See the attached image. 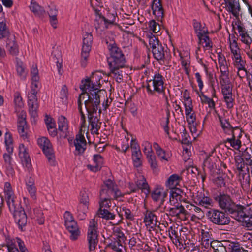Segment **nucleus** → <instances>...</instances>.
Listing matches in <instances>:
<instances>
[{
  "label": "nucleus",
  "instance_id": "13d9d810",
  "mask_svg": "<svg viewBox=\"0 0 252 252\" xmlns=\"http://www.w3.org/2000/svg\"><path fill=\"white\" fill-rule=\"evenodd\" d=\"M141 156V152L136 153L135 152V153H132V158L134 167L138 168L142 165Z\"/></svg>",
  "mask_w": 252,
  "mask_h": 252
},
{
  "label": "nucleus",
  "instance_id": "f03ea898",
  "mask_svg": "<svg viewBox=\"0 0 252 252\" xmlns=\"http://www.w3.org/2000/svg\"><path fill=\"white\" fill-rule=\"evenodd\" d=\"M109 56L107 57V62L110 73L117 82L120 83L123 81V71L121 69L124 68L126 63L125 56L121 48L116 44H110L108 46Z\"/></svg>",
  "mask_w": 252,
  "mask_h": 252
},
{
  "label": "nucleus",
  "instance_id": "338daca9",
  "mask_svg": "<svg viewBox=\"0 0 252 252\" xmlns=\"http://www.w3.org/2000/svg\"><path fill=\"white\" fill-rule=\"evenodd\" d=\"M8 33L9 32L5 23L0 22V39H3L7 37Z\"/></svg>",
  "mask_w": 252,
  "mask_h": 252
},
{
  "label": "nucleus",
  "instance_id": "dca6fc26",
  "mask_svg": "<svg viewBox=\"0 0 252 252\" xmlns=\"http://www.w3.org/2000/svg\"><path fill=\"white\" fill-rule=\"evenodd\" d=\"M235 25H237L241 41L247 45H250L252 42V38L245 28L243 24L240 20H238L235 22Z\"/></svg>",
  "mask_w": 252,
  "mask_h": 252
},
{
  "label": "nucleus",
  "instance_id": "b1692460",
  "mask_svg": "<svg viewBox=\"0 0 252 252\" xmlns=\"http://www.w3.org/2000/svg\"><path fill=\"white\" fill-rule=\"evenodd\" d=\"M65 225L66 229L70 233V239L73 241L77 240L80 235V232L76 221L69 222L65 224Z\"/></svg>",
  "mask_w": 252,
  "mask_h": 252
},
{
  "label": "nucleus",
  "instance_id": "49530a36",
  "mask_svg": "<svg viewBox=\"0 0 252 252\" xmlns=\"http://www.w3.org/2000/svg\"><path fill=\"white\" fill-rule=\"evenodd\" d=\"M169 118H170V112H167L166 117H162L160 119V125L161 127L164 129L165 132L167 134H169Z\"/></svg>",
  "mask_w": 252,
  "mask_h": 252
},
{
  "label": "nucleus",
  "instance_id": "e2e57ef3",
  "mask_svg": "<svg viewBox=\"0 0 252 252\" xmlns=\"http://www.w3.org/2000/svg\"><path fill=\"white\" fill-rule=\"evenodd\" d=\"M16 70L18 75L22 79H24L26 77L27 73L25 68L22 63H18L17 64Z\"/></svg>",
  "mask_w": 252,
  "mask_h": 252
},
{
  "label": "nucleus",
  "instance_id": "c756f323",
  "mask_svg": "<svg viewBox=\"0 0 252 252\" xmlns=\"http://www.w3.org/2000/svg\"><path fill=\"white\" fill-rule=\"evenodd\" d=\"M239 180L241 182V186L243 189H246L249 186L250 184V175L249 168L247 167L245 170L239 171Z\"/></svg>",
  "mask_w": 252,
  "mask_h": 252
},
{
  "label": "nucleus",
  "instance_id": "c85d7f7f",
  "mask_svg": "<svg viewBox=\"0 0 252 252\" xmlns=\"http://www.w3.org/2000/svg\"><path fill=\"white\" fill-rule=\"evenodd\" d=\"M93 39V35L90 33H86L83 35L82 51H84L85 55L91 51Z\"/></svg>",
  "mask_w": 252,
  "mask_h": 252
},
{
  "label": "nucleus",
  "instance_id": "aec40b11",
  "mask_svg": "<svg viewBox=\"0 0 252 252\" xmlns=\"http://www.w3.org/2000/svg\"><path fill=\"white\" fill-rule=\"evenodd\" d=\"M192 25L195 33L198 39L202 38V36H203L205 34H208V29L200 22L197 21L196 19H193L192 20Z\"/></svg>",
  "mask_w": 252,
  "mask_h": 252
},
{
  "label": "nucleus",
  "instance_id": "69168bd1",
  "mask_svg": "<svg viewBox=\"0 0 252 252\" xmlns=\"http://www.w3.org/2000/svg\"><path fill=\"white\" fill-rule=\"evenodd\" d=\"M37 143L42 150L44 148H46L52 146L50 140L47 138L45 137L38 138L37 140Z\"/></svg>",
  "mask_w": 252,
  "mask_h": 252
},
{
  "label": "nucleus",
  "instance_id": "603ef678",
  "mask_svg": "<svg viewBox=\"0 0 252 252\" xmlns=\"http://www.w3.org/2000/svg\"><path fill=\"white\" fill-rule=\"evenodd\" d=\"M6 202L8 206L9 210L12 214L19 210V201H16L15 198L9 200H8Z\"/></svg>",
  "mask_w": 252,
  "mask_h": 252
},
{
  "label": "nucleus",
  "instance_id": "5fc2aeb1",
  "mask_svg": "<svg viewBox=\"0 0 252 252\" xmlns=\"http://www.w3.org/2000/svg\"><path fill=\"white\" fill-rule=\"evenodd\" d=\"M111 198H110L106 196H103V197H102L100 196L99 209H109L110 207L109 204L111 203Z\"/></svg>",
  "mask_w": 252,
  "mask_h": 252
},
{
  "label": "nucleus",
  "instance_id": "4be33fe9",
  "mask_svg": "<svg viewBox=\"0 0 252 252\" xmlns=\"http://www.w3.org/2000/svg\"><path fill=\"white\" fill-rule=\"evenodd\" d=\"M19 155L23 165L25 166L28 168H30L32 165L31 159L29 154L27 152L26 148L24 144H22L19 145Z\"/></svg>",
  "mask_w": 252,
  "mask_h": 252
},
{
  "label": "nucleus",
  "instance_id": "79ce46f5",
  "mask_svg": "<svg viewBox=\"0 0 252 252\" xmlns=\"http://www.w3.org/2000/svg\"><path fill=\"white\" fill-rule=\"evenodd\" d=\"M201 101L203 104H208V107L211 109L215 108V103L212 98H209L205 95L202 92L199 94Z\"/></svg>",
  "mask_w": 252,
  "mask_h": 252
},
{
  "label": "nucleus",
  "instance_id": "4468645a",
  "mask_svg": "<svg viewBox=\"0 0 252 252\" xmlns=\"http://www.w3.org/2000/svg\"><path fill=\"white\" fill-rule=\"evenodd\" d=\"M86 140L82 133V130L80 129L74 140V145L75 147L76 154L78 155L83 154L86 149Z\"/></svg>",
  "mask_w": 252,
  "mask_h": 252
},
{
  "label": "nucleus",
  "instance_id": "09e8293b",
  "mask_svg": "<svg viewBox=\"0 0 252 252\" xmlns=\"http://www.w3.org/2000/svg\"><path fill=\"white\" fill-rule=\"evenodd\" d=\"M31 10L37 15H42L45 12L44 8L36 2H31L30 6Z\"/></svg>",
  "mask_w": 252,
  "mask_h": 252
},
{
  "label": "nucleus",
  "instance_id": "0eeeda50",
  "mask_svg": "<svg viewBox=\"0 0 252 252\" xmlns=\"http://www.w3.org/2000/svg\"><path fill=\"white\" fill-rule=\"evenodd\" d=\"M228 213L218 209H211L206 212L208 220L214 224L225 225L230 222V219Z\"/></svg>",
  "mask_w": 252,
  "mask_h": 252
},
{
  "label": "nucleus",
  "instance_id": "a18cd8bd",
  "mask_svg": "<svg viewBox=\"0 0 252 252\" xmlns=\"http://www.w3.org/2000/svg\"><path fill=\"white\" fill-rule=\"evenodd\" d=\"M98 214L100 217L107 220H113L115 217V215L113 213L110 212L106 209H99Z\"/></svg>",
  "mask_w": 252,
  "mask_h": 252
},
{
  "label": "nucleus",
  "instance_id": "20e7f679",
  "mask_svg": "<svg viewBox=\"0 0 252 252\" xmlns=\"http://www.w3.org/2000/svg\"><path fill=\"white\" fill-rule=\"evenodd\" d=\"M80 89L82 90V93L79 95L77 100L78 109L81 115V127L85 126L86 124L85 116L82 111V104L83 101L88 99V97L90 94L91 92H93V91L90 90L97 89L100 90L98 88L96 85L93 82V80L89 78H87L84 80H82L81 84L80 86Z\"/></svg>",
  "mask_w": 252,
  "mask_h": 252
},
{
  "label": "nucleus",
  "instance_id": "052dcab7",
  "mask_svg": "<svg viewBox=\"0 0 252 252\" xmlns=\"http://www.w3.org/2000/svg\"><path fill=\"white\" fill-rule=\"evenodd\" d=\"M233 64L237 68H244L246 66V61L242 58V56L236 57L233 59Z\"/></svg>",
  "mask_w": 252,
  "mask_h": 252
},
{
  "label": "nucleus",
  "instance_id": "f257e3e1",
  "mask_svg": "<svg viewBox=\"0 0 252 252\" xmlns=\"http://www.w3.org/2000/svg\"><path fill=\"white\" fill-rule=\"evenodd\" d=\"M93 91L91 92L88 97V99L84 101V104L86 110L88 113V119L89 125L91 126L90 130L93 134H98V130L101 127V123L96 116L94 115L96 113L98 110V106L100 105L101 94L102 93V90L94 89L89 90Z\"/></svg>",
  "mask_w": 252,
  "mask_h": 252
},
{
  "label": "nucleus",
  "instance_id": "e433bc0d",
  "mask_svg": "<svg viewBox=\"0 0 252 252\" xmlns=\"http://www.w3.org/2000/svg\"><path fill=\"white\" fill-rule=\"evenodd\" d=\"M180 180L181 178L178 174H172L168 178L166 182V185L170 189H173L179 184Z\"/></svg>",
  "mask_w": 252,
  "mask_h": 252
},
{
  "label": "nucleus",
  "instance_id": "9d476101",
  "mask_svg": "<svg viewBox=\"0 0 252 252\" xmlns=\"http://www.w3.org/2000/svg\"><path fill=\"white\" fill-rule=\"evenodd\" d=\"M246 207L241 205V207L238 209L232 218L237 220L242 221L243 225L248 228L249 230H252V211L250 210L248 213L245 211Z\"/></svg>",
  "mask_w": 252,
  "mask_h": 252
},
{
  "label": "nucleus",
  "instance_id": "f3484780",
  "mask_svg": "<svg viewBox=\"0 0 252 252\" xmlns=\"http://www.w3.org/2000/svg\"><path fill=\"white\" fill-rule=\"evenodd\" d=\"M94 26L96 31H104L109 28L105 16L102 15L101 13H99V11L96 12L95 18L94 21Z\"/></svg>",
  "mask_w": 252,
  "mask_h": 252
},
{
  "label": "nucleus",
  "instance_id": "bb28decb",
  "mask_svg": "<svg viewBox=\"0 0 252 252\" xmlns=\"http://www.w3.org/2000/svg\"><path fill=\"white\" fill-rule=\"evenodd\" d=\"M136 185L138 190L140 189L146 195H148L150 192V187L146 178L142 175L140 176L136 182Z\"/></svg>",
  "mask_w": 252,
  "mask_h": 252
},
{
  "label": "nucleus",
  "instance_id": "37998d69",
  "mask_svg": "<svg viewBox=\"0 0 252 252\" xmlns=\"http://www.w3.org/2000/svg\"><path fill=\"white\" fill-rule=\"evenodd\" d=\"M52 56L53 58H55L57 60V67L58 72L60 75H62L63 73V69H62V63L60 62V59L61 58V52L59 50L55 49L52 52Z\"/></svg>",
  "mask_w": 252,
  "mask_h": 252
},
{
  "label": "nucleus",
  "instance_id": "de8ad7c7",
  "mask_svg": "<svg viewBox=\"0 0 252 252\" xmlns=\"http://www.w3.org/2000/svg\"><path fill=\"white\" fill-rule=\"evenodd\" d=\"M68 88L65 85L62 86L61 91L59 93V97L62 100L63 104H66L68 99Z\"/></svg>",
  "mask_w": 252,
  "mask_h": 252
},
{
  "label": "nucleus",
  "instance_id": "ddd939ff",
  "mask_svg": "<svg viewBox=\"0 0 252 252\" xmlns=\"http://www.w3.org/2000/svg\"><path fill=\"white\" fill-rule=\"evenodd\" d=\"M13 214L15 221L17 224L19 229L21 231H25L27 224V216L24 210L20 208L18 211Z\"/></svg>",
  "mask_w": 252,
  "mask_h": 252
},
{
  "label": "nucleus",
  "instance_id": "c03bdc74",
  "mask_svg": "<svg viewBox=\"0 0 252 252\" xmlns=\"http://www.w3.org/2000/svg\"><path fill=\"white\" fill-rule=\"evenodd\" d=\"M58 129L63 132H65L68 129L67 121L64 116L61 115L58 118Z\"/></svg>",
  "mask_w": 252,
  "mask_h": 252
},
{
  "label": "nucleus",
  "instance_id": "ea45409f",
  "mask_svg": "<svg viewBox=\"0 0 252 252\" xmlns=\"http://www.w3.org/2000/svg\"><path fill=\"white\" fill-rule=\"evenodd\" d=\"M220 84L221 86V91L226 89H232L230 86V81L229 78V74H221L219 77Z\"/></svg>",
  "mask_w": 252,
  "mask_h": 252
},
{
  "label": "nucleus",
  "instance_id": "2eb2a0df",
  "mask_svg": "<svg viewBox=\"0 0 252 252\" xmlns=\"http://www.w3.org/2000/svg\"><path fill=\"white\" fill-rule=\"evenodd\" d=\"M226 10L231 13L236 18H239L241 10L240 4L237 0H223Z\"/></svg>",
  "mask_w": 252,
  "mask_h": 252
},
{
  "label": "nucleus",
  "instance_id": "0e129e2a",
  "mask_svg": "<svg viewBox=\"0 0 252 252\" xmlns=\"http://www.w3.org/2000/svg\"><path fill=\"white\" fill-rule=\"evenodd\" d=\"M187 172L189 174L191 175V179L195 180L198 179V176H199L200 172L196 167L191 166L187 168Z\"/></svg>",
  "mask_w": 252,
  "mask_h": 252
},
{
  "label": "nucleus",
  "instance_id": "6e6d98bb",
  "mask_svg": "<svg viewBox=\"0 0 252 252\" xmlns=\"http://www.w3.org/2000/svg\"><path fill=\"white\" fill-rule=\"evenodd\" d=\"M34 218L36 219L37 222L39 224H42L44 222L43 213L40 208H36L33 209Z\"/></svg>",
  "mask_w": 252,
  "mask_h": 252
},
{
  "label": "nucleus",
  "instance_id": "f704fd0d",
  "mask_svg": "<svg viewBox=\"0 0 252 252\" xmlns=\"http://www.w3.org/2000/svg\"><path fill=\"white\" fill-rule=\"evenodd\" d=\"M4 142L7 151L8 153L12 154L13 151V139L11 133L8 131L5 134Z\"/></svg>",
  "mask_w": 252,
  "mask_h": 252
},
{
  "label": "nucleus",
  "instance_id": "72a5a7b5",
  "mask_svg": "<svg viewBox=\"0 0 252 252\" xmlns=\"http://www.w3.org/2000/svg\"><path fill=\"white\" fill-rule=\"evenodd\" d=\"M43 153L48 158V162L51 165H55V155L52 148V146L43 148L42 150Z\"/></svg>",
  "mask_w": 252,
  "mask_h": 252
},
{
  "label": "nucleus",
  "instance_id": "473e14b6",
  "mask_svg": "<svg viewBox=\"0 0 252 252\" xmlns=\"http://www.w3.org/2000/svg\"><path fill=\"white\" fill-rule=\"evenodd\" d=\"M58 13V11L56 7L53 6L50 7V10L48 12L50 22L52 26L54 29L57 28V24L58 23V20L57 18Z\"/></svg>",
  "mask_w": 252,
  "mask_h": 252
},
{
  "label": "nucleus",
  "instance_id": "c9c22d12",
  "mask_svg": "<svg viewBox=\"0 0 252 252\" xmlns=\"http://www.w3.org/2000/svg\"><path fill=\"white\" fill-rule=\"evenodd\" d=\"M243 156L245 159L246 164L251 166V172L252 176V149L246 148L243 152Z\"/></svg>",
  "mask_w": 252,
  "mask_h": 252
},
{
  "label": "nucleus",
  "instance_id": "bf43d9fd",
  "mask_svg": "<svg viewBox=\"0 0 252 252\" xmlns=\"http://www.w3.org/2000/svg\"><path fill=\"white\" fill-rule=\"evenodd\" d=\"M153 14L156 17L157 20L159 21H162L164 17V10L162 6L157 7V8H154L152 9Z\"/></svg>",
  "mask_w": 252,
  "mask_h": 252
},
{
  "label": "nucleus",
  "instance_id": "7c9ffc66",
  "mask_svg": "<svg viewBox=\"0 0 252 252\" xmlns=\"http://www.w3.org/2000/svg\"><path fill=\"white\" fill-rule=\"evenodd\" d=\"M227 176L224 173H219L215 174L212 178V181L218 187H222L225 186V180Z\"/></svg>",
  "mask_w": 252,
  "mask_h": 252
},
{
  "label": "nucleus",
  "instance_id": "4d7b16f0",
  "mask_svg": "<svg viewBox=\"0 0 252 252\" xmlns=\"http://www.w3.org/2000/svg\"><path fill=\"white\" fill-rule=\"evenodd\" d=\"M180 198L181 195L179 193L171 190L170 192L169 202L171 205L175 206V205L179 204L178 201L180 200Z\"/></svg>",
  "mask_w": 252,
  "mask_h": 252
},
{
  "label": "nucleus",
  "instance_id": "cd10ccee",
  "mask_svg": "<svg viewBox=\"0 0 252 252\" xmlns=\"http://www.w3.org/2000/svg\"><path fill=\"white\" fill-rule=\"evenodd\" d=\"M144 222L145 225L151 224L153 226L154 223H159L157 216L154 211L147 210L144 213Z\"/></svg>",
  "mask_w": 252,
  "mask_h": 252
},
{
  "label": "nucleus",
  "instance_id": "a878e982",
  "mask_svg": "<svg viewBox=\"0 0 252 252\" xmlns=\"http://www.w3.org/2000/svg\"><path fill=\"white\" fill-rule=\"evenodd\" d=\"M201 234V245L206 249L211 247L213 245V241L211 236L212 235L211 231H205L202 229Z\"/></svg>",
  "mask_w": 252,
  "mask_h": 252
},
{
  "label": "nucleus",
  "instance_id": "5701e85b",
  "mask_svg": "<svg viewBox=\"0 0 252 252\" xmlns=\"http://www.w3.org/2000/svg\"><path fill=\"white\" fill-rule=\"evenodd\" d=\"M241 135L236 138L234 131L232 132V137L228 138L224 141V143L226 147L228 148L229 145L235 150H239L241 147V141L240 139Z\"/></svg>",
  "mask_w": 252,
  "mask_h": 252
},
{
  "label": "nucleus",
  "instance_id": "2f4dec72",
  "mask_svg": "<svg viewBox=\"0 0 252 252\" xmlns=\"http://www.w3.org/2000/svg\"><path fill=\"white\" fill-rule=\"evenodd\" d=\"M227 242L226 241L213 240V245L211 248L213 250L214 252H227Z\"/></svg>",
  "mask_w": 252,
  "mask_h": 252
},
{
  "label": "nucleus",
  "instance_id": "3c124183",
  "mask_svg": "<svg viewBox=\"0 0 252 252\" xmlns=\"http://www.w3.org/2000/svg\"><path fill=\"white\" fill-rule=\"evenodd\" d=\"M147 158L150 167L154 173H157L158 171V165L156 160V157L154 155L148 156Z\"/></svg>",
  "mask_w": 252,
  "mask_h": 252
},
{
  "label": "nucleus",
  "instance_id": "1a4fd4ad",
  "mask_svg": "<svg viewBox=\"0 0 252 252\" xmlns=\"http://www.w3.org/2000/svg\"><path fill=\"white\" fill-rule=\"evenodd\" d=\"M97 227V222L94 219H91L89 222L87 233V240L90 251L94 250L98 242Z\"/></svg>",
  "mask_w": 252,
  "mask_h": 252
},
{
  "label": "nucleus",
  "instance_id": "680f3d73",
  "mask_svg": "<svg viewBox=\"0 0 252 252\" xmlns=\"http://www.w3.org/2000/svg\"><path fill=\"white\" fill-rule=\"evenodd\" d=\"M114 235L118 239V241L120 242H124L126 240L124 233L118 227H115L113 229Z\"/></svg>",
  "mask_w": 252,
  "mask_h": 252
},
{
  "label": "nucleus",
  "instance_id": "6e6552de",
  "mask_svg": "<svg viewBox=\"0 0 252 252\" xmlns=\"http://www.w3.org/2000/svg\"><path fill=\"white\" fill-rule=\"evenodd\" d=\"M106 196L110 198L113 197L117 199L118 198L123 196L117 184L111 180H106L104 183V185L100 192V196L102 197Z\"/></svg>",
  "mask_w": 252,
  "mask_h": 252
},
{
  "label": "nucleus",
  "instance_id": "f8f14e48",
  "mask_svg": "<svg viewBox=\"0 0 252 252\" xmlns=\"http://www.w3.org/2000/svg\"><path fill=\"white\" fill-rule=\"evenodd\" d=\"M194 202L199 206L205 208H208L213 207V202L212 199L209 196H205L202 192H197L193 197Z\"/></svg>",
  "mask_w": 252,
  "mask_h": 252
},
{
  "label": "nucleus",
  "instance_id": "774afa93",
  "mask_svg": "<svg viewBox=\"0 0 252 252\" xmlns=\"http://www.w3.org/2000/svg\"><path fill=\"white\" fill-rule=\"evenodd\" d=\"M30 112L32 115L35 116L36 115V111L38 107L37 101H28Z\"/></svg>",
  "mask_w": 252,
  "mask_h": 252
},
{
  "label": "nucleus",
  "instance_id": "393cba45",
  "mask_svg": "<svg viewBox=\"0 0 252 252\" xmlns=\"http://www.w3.org/2000/svg\"><path fill=\"white\" fill-rule=\"evenodd\" d=\"M222 94L223 96L224 101L226 103V107L227 109H232L234 105V98L233 97L232 88L222 90Z\"/></svg>",
  "mask_w": 252,
  "mask_h": 252
},
{
  "label": "nucleus",
  "instance_id": "864d4df0",
  "mask_svg": "<svg viewBox=\"0 0 252 252\" xmlns=\"http://www.w3.org/2000/svg\"><path fill=\"white\" fill-rule=\"evenodd\" d=\"M227 247L230 252H248L247 250H245L238 243L231 242Z\"/></svg>",
  "mask_w": 252,
  "mask_h": 252
},
{
  "label": "nucleus",
  "instance_id": "423d86ee",
  "mask_svg": "<svg viewBox=\"0 0 252 252\" xmlns=\"http://www.w3.org/2000/svg\"><path fill=\"white\" fill-rule=\"evenodd\" d=\"M146 87L149 95H154L156 93L164 94L163 76L158 72H155L153 79L147 81Z\"/></svg>",
  "mask_w": 252,
  "mask_h": 252
},
{
  "label": "nucleus",
  "instance_id": "7ed1b4c3",
  "mask_svg": "<svg viewBox=\"0 0 252 252\" xmlns=\"http://www.w3.org/2000/svg\"><path fill=\"white\" fill-rule=\"evenodd\" d=\"M214 199L218 203L219 207L225 212L229 214L232 217L238 209L241 207L240 204H236L230 195L223 191H220L214 197Z\"/></svg>",
  "mask_w": 252,
  "mask_h": 252
},
{
  "label": "nucleus",
  "instance_id": "39448f33",
  "mask_svg": "<svg viewBox=\"0 0 252 252\" xmlns=\"http://www.w3.org/2000/svg\"><path fill=\"white\" fill-rule=\"evenodd\" d=\"M149 44L154 58L158 61H169L171 56L167 47L163 46L158 38L152 33L148 35Z\"/></svg>",
  "mask_w": 252,
  "mask_h": 252
},
{
  "label": "nucleus",
  "instance_id": "412c9836",
  "mask_svg": "<svg viewBox=\"0 0 252 252\" xmlns=\"http://www.w3.org/2000/svg\"><path fill=\"white\" fill-rule=\"evenodd\" d=\"M167 196V193L164 191L163 189L160 187L155 188L151 193V197L154 201L161 200L160 204H163L164 198Z\"/></svg>",
  "mask_w": 252,
  "mask_h": 252
},
{
  "label": "nucleus",
  "instance_id": "8fccbe9b",
  "mask_svg": "<svg viewBox=\"0 0 252 252\" xmlns=\"http://www.w3.org/2000/svg\"><path fill=\"white\" fill-rule=\"evenodd\" d=\"M108 247L117 252H126V250L122 242L118 241L112 242L108 245Z\"/></svg>",
  "mask_w": 252,
  "mask_h": 252
},
{
  "label": "nucleus",
  "instance_id": "a19ab883",
  "mask_svg": "<svg viewBox=\"0 0 252 252\" xmlns=\"http://www.w3.org/2000/svg\"><path fill=\"white\" fill-rule=\"evenodd\" d=\"M218 118L221 126L225 133L228 131H231L232 133V131H234V128L229 123L228 120L225 119L220 115L218 116Z\"/></svg>",
  "mask_w": 252,
  "mask_h": 252
},
{
  "label": "nucleus",
  "instance_id": "9b49d317",
  "mask_svg": "<svg viewBox=\"0 0 252 252\" xmlns=\"http://www.w3.org/2000/svg\"><path fill=\"white\" fill-rule=\"evenodd\" d=\"M5 241L8 252H29L24 242L18 237L13 239L8 236L5 237Z\"/></svg>",
  "mask_w": 252,
  "mask_h": 252
},
{
  "label": "nucleus",
  "instance_id": "58836bf2",
  "mask_svg": "<svg viewBox=\"0 0 252 252\" xmlns=\"http://www.w3.org/2000/svg\"><path fill=\"white\" fill-rule=\"evenodd\" d=\"M224 192L230 195L232 199L241 197V191L236 187L228 186Z\"/></svg>",
  "mask_w": 252,
  "mask_h": 252
},
{
  "label": "nucleus",
  "instance_id": "4c0bfd02",
  "mask_svg": "<svg viewBox=\"0 0 252 252\" xmlns=\"http://www.w3.org/2000/svg\"><path fill=\"white\" fill-rule=\"evenodd\" d=\"M18 131L21 137L24 140L28 139V126L27 123L23 122L17 124Z\"/></svg>",
  "mask_w": 252,
  "mask_h": 252
},
{
  "label": "nucleus",
  "instance_id": "6ab92c4d",
  "mask_svg": "<svg viewBox=\"0 0 252 252\" xmlns=\"http://www.w3.org/2000/svg\"><path fill=\"white\" fill-rule=\"evenodd\" d=\"M93 160L94 164H88L87 165L88 169L94 172L99 171L103 164V158L100 154H94L93 156Z\"/></svg>",
  "mask_w": 252,
  "mask_h": 252
},
{
  "label": "nucleus",
  "instance_id": "a211bd4d",
  "mask_svg": "<svg viewBox=\"0 0 252 252\" xmlns=\"http://www.w3.org/2000/svg\"><path fill=\"white\" fill-rule=\"evenodd\" d=\"M164 210L166 212L167 215L177 217H179L180 214H185L186 211L181 204L175 205L172 207H165Z\"/></svg>",
  "mask_w": 252,
  "mask_h": 252
}]
</instances>
